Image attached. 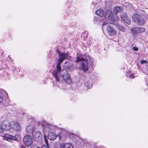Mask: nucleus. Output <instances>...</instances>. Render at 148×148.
Instances as JSON below:
<instances>
[{
  "instance_id": "nucleus-1",
  "label": "nucleus",
  "mask_w": 148,
  "mask_h": 148,
  "mask_svg": "<svg viewBox=\"0 0 148 148\" xmlns=\"http://www.w3.org/2000/svg\"><path fill=\"white\" fill-rule=\"evenodd\" d=\"M56 51L60 58L58 60V62L56 66V69L53 71L52 73V75L57 80H58V75H59V72L61 69V66L60 64L63 62L64 60L68 57L69 55L68 53H62L58 50H56Z\"/></svg>"
},
{
  "instance_id": "nucleus-2",
  "label": "nucleus",
  "mask_w": 148,
  "mask_h": 148,
  "mask_svg": "<svg viewBox=\"0 0 148 148\" xmlns=\"http://www.w3.org/2000/svg\"><path fill=\"white\" fill-rule=\"evenodd\" d=\"M56 80L58 82H60L63 81L66 83H71V79L68 72L66 70L64 69L61 71V69L59 72V74L58 75V80H57L55 77Z\"/></svg>"
},
{
  "instance_id": "nucleus-3",
  "label": "nucleus",
  "mask_w": 148,
  "mask_h": 148,
  "mask_svg": "<svg viewBox=\"0 0 148 148\" xmlns=\"http://www.w3.org/2000/svg\"><path fill=\"white\" fill-rule=\"evenodd\" d=\"M132 19L138 25L142 26L146 23V20L143 15L137 14H134L132 16Z\"/></svg>"
},
{
  "instance_id": "nucleus-4",
  "label": "nucleus",
  "mask_w": 148,
  "mask_h": 148,
  "mask_svg": "<svg viewBox=\"0 0 148 148\" xmlns=\"http://www.w3.org/2000/svg\"><path fill=\"white\" fill-rule=\"evenodd\" d=\"M82 61L81 62V67L84 71H86L88 70V65L86 63V61L85 60V59L82 56L77 55V58L76 61L78 62L79 61Z\"/></svg>"
},
{
  "instance_id": "nucleus-5",
  "label": "nucleus",
  "mask_w": 148,
  "mask_h": 148,
  "mask_svg": "<svg viewBox=\"0 0 148 148\" xmlns=\"http://www.w3.org/2000/svg\"><path fill=\"white\" fill-rule=\"evenodd\" d=\"M104 16L105 18L110 21L112 20L117 21L119 19L116 15L115 16L116 18H114L112 11L110 9H107L106 10Z\"/></svg>"
},
{
  "instance_id": "nucleus-6",
  "label": "nucleus",
  "mask_w": 148,
  "mask_h": 148,
  "mask_svg": "<svg viewBox=\"0 0 148 148\" xmlns=\"http://www.w3.org/2000/svg\"><path fill=\"white\" fill-rule=\"evenodd\" d=\"M130 31L134 36L136 35L137 34H141L144 32L145 31V28L141 27H134L130 29Z\"/></svg>"
},
{
  "instance_id": "nucleus-7",
  "label": "nucleus",
  "mask_w": 148,
  "mask_h": 148,
  "mask_svg": "<svg viewBox=\"0 0 148 148\" xmlns=\"http://www.w3.org/2000/svg\"><path fill=\"white\" fill-rule=\"evenodd\" d=\"M23 140L24 143L27 146L31 145L33 142L32 138L29 135H26L25 136Z\"/></svg>"
},
{
  "instance_id": "nucleus-8",
  "label": "nucleus",
  "mask_w": 148,
  "mask_h": 148,
  "mask_svg": "<svg viewBox=\"0 0 148 148\" xmlns=\"http://www.w3.org/2000/svg\"><path fill=\"white\" fill-rule=\"evenodd\" d=\"M11 128L17 132H20L21 131L20 125L18 122L14 121L11 122Z\"/></svg>"
},
{
  "instance_id": "nucleus-9",
  "label": "nucleus",
  "mask_w": 148,
  "mask_h": 148,
  "mask_svg": "<svg viewBox=\"0 0 148 148\" xmlns=\"http://www.w3.org/2000/svg\"><path fill=\"white\" fill-rule=\"evenodd\" d=\"M1 125L3 130H8L11 129V123L10 124L7 120H5L3 121L2 122Z\"/></svg>"
},
{
  "instance_id": "nucleus-10",
  "label": "nucleus",
  "mask_w": 148,
  "mask_h": 148,
  "mask_svg": "<svg viewBox=\"0 0 148 148\" xmlns=\"http://www.w3.org/2000/svg\"><path fill=\"white\" fill-rule=\"evenodd\" d=\"M121 18L123 19L124 22L128 25H130L131 23V20L127 14L124 13H122L120 15Z\"/></svg>"
},
{
  "instance_id": "nucleus-11",
  "label": "nucleus",
  "mask_w": 148,
  "mask_h": 148,
  "mask_svg": "<svg viewBox=\"0 0 148 148\" xmlns=\"http://www.w3.org/2000/svg\"><path fill=\"white\" fill-rule=\"evenodd\" d=\"M107 29L108 34L110 35L114 36L116 34V32L112 27L108 25L107 27Z\"/></svg>"
},
{
  "instance_id": "nucleus-12",
  "label": "nucleus",
  "mask_w": 148,
  "mask_h": 148,
  "mask_svg": "<svg viewBox=\"0 0 148 148\" xmlns=\"http://www.w3.org/2000/svg\"><path fill=\"white\" fill-rule=\"evenodd\" d=\"M7 138V140L8 141L14 140L15 141H19L20 140V137L18 135H16L14 136H10Z\"/></svg>"
},
{
  "instance_id": "nucleus-13",
  "label": "nucleus",
  "mask_w": 148,
  "mask_h": 148,
  "mask_svg": "<svg viewBox=\"0 0 148 148\" xmlns=\"http://www.w3.org/2000/svg\"><path fill=\"white\" fill-rule=\"evenodd\" d=\"M34 129V127L33 125H29L26 127V131L27 133L32 134Z\"/></svg>"
},
{
  "instance_id": "nucleus-14",
  "label": "nucleus",
  "mask_w": 148,
  "mask_h": 148,
  "mask_svg": "<svg viewBox=\"0 0 148 148\" xmlns=\"http://www.w3.org/2000/svg\"><path fill=\"white\" fill-rule=\"evenodd\" d=\"M47 137L49 140H53L56 138L57 136L56 134L53 132H51L49 133Z\"/></svg>"
},
{
  "instance_id": "nucleus-15",
  "label": "nucleus",
  "mask_w": 148,
  "mask_h": 148,
  "mask_svg": "<svg viewBox=\"0 0 148 148\" xmlns=\"http://www.w3.org/2000/svg\"><path fill=\"white\" fill-rule=\"evenodd\" d=\"M86 63L88 66H92L94 64V60L93 59L90 58L89 56L86 57Z\"/></svg>"
},
{
  "instance_id": "nucleus-16",
  "label": "nucleus",
  "mask_w": 148,
  "mask_h": 148,
  "mask_svg": "<svg viewBox=\"0 0 148 148\" xmlns=\"http://www.w3.org/2000/svg\"><path fill=\"white\" fill-rule=\"evenodd\" d=\"M93 21L94 23L97 24H100L103 23V21L102 19L98 17H94Z\"/></svg>"
},
{
  "instance_id": "nucleus-17",
  "label": "nucleus",
  "mask_w": 148,
  "mask_h": 148,
  "mask_svg": "<svg viewBox=\"0 0 148 148\" xmlns=\"http://www.w3.org/2000/svg\"><path fill=\"white\" fill-rule=\"evenodd\" d=\"M72 145L70 143H62L61 144L60 148H71Z\"/></svg>"
},
{
  "instance_id": "nucleus-18",
  "label": "nucleus",
  "mask_w": 148,
  "mask_h": 148,
  "mask_svg": "<svg viewBox=\"0 0 148 148\" xmlns=\"http://www.w3.org/2000/svg\"><path fill=\"white\" fill-rule=\"evenodd\" d=\"M95 13L97 15L101 17H103L104 15V11L102 9L98 10Z\"/></svg>"
},
{
  "instance_id": "nucleus-19",
  "label": "nucleus",
  "mask_w": 148,
  "mask_h": 148,
  "mask_svg": "<svg viewBox=\"0 0 148 148\" xmlns=\"http://www.w3.org/2000/svg\"><path fill=\"white\" fill-rule=\"evenodd\" d=\"M44 138H45V140L47 145H43L42 148L40 147H37L36 148H49V143L48 142L47 140V137L46 135L44 136ZM31 148H32V147Z\"/></svg>"
},
{
  "instance_id": "nucleus-20",
  "label": "nucleus",
  "mask_w": 148,
  "mask_h": 148,
  "mask_svg": "<svg viewBox=\"0 0 148 148\" xmlns=\"http://www.w3.org/2000/svg\"><path fill=\"white\" fill-rule=\"evenodd\" d=\"M123 9L122 7L116 6L115 7L114 9V11L115 13H117L123 11Z\"/></svg>"
},
{
  "instance_id": "nucleus-21",
  "label": "nucleus",
  "mask_w": 148,
  "mask_h": 148,
  "mask_svg": "<svg viewBox=\"0 0 148 148\" xmlns=\"http://www.w3.org/2000/svg\"><path fill=\"white\" fill-rule=\"evenodd\" d=\"M34 137L36 139H41L42 136L40 132L39 131H36L35 133Z\"/></svg>"
},
{
  "instance_id": "nucleus-22",
  "label": "nucleus",
  "mask_w": 148,
  "mask_h": 148,
  "mask_svg": "<svg viewBox=\"0 0 148 148\" xmlns=\"http://www.w3.org/2000/svg\"><path fill=\"white\" fill-rule=\"evenodd\" d=\"M118 28L121 31L123 32H125V29L121 25H118L117 26Z\"/></svg>"
},
{
  "instance_id": "nucleus-23",
  "label": "nucleus",
  "mask_w": 148,
  "mask_h": 148,
  "mask_svg": "<svg viewBox=\"0 0 148 148\" xmlns=\"http://www.w3.org/2000/svg\"><path fill=\"white\" fill-rule=\"evenodd\" d=\"M3 90L0 89V94H1ZM3 101V99L2 97L0 95V103H1Z\"/></svg>"
},
{
  "instance_id": "nucleus-24",
  "label": "nucleus",
  "mask_w": 148,
  "mask_h": 148,
  "mask_svg": "<svg viewBox=\"0 0 148 148\" xmlns=\"http://www.w3.org/2000/svg\"><path fill=\"white\" fill-rule=\"evenodd\" d=\"M140 63L141 64H144L145 63H147V61L146 60H142L140 61Z\"/></svg>"
},
{
  "instance_id": "nucleus-25",
  "label": "nucleus",
  "mask_w": 148,
  "mask_h": 148,
  "mask_svg": "<svg viewBox=\"0 0 148 148\" xmlns=\"http://www.w3.org/2000/svg\"><path fill=\"white\" fill-rule=\"evenodd\" d=\"M132 49L135 51H138V48L136 47H133Z\"/></svg>"
},
{
  "instance_id": "nucleus-26",
  "label": "nucleus",
  "mask_w": 148,
  "mask_h": 148,
  "mask_svg": "<svg viewBox=\"0 0 148 148\" xmlns=\"http://www.w3.org/2000/svg\"><path fill=\"white\" fill-rule=\"evenodd\" d=\"M129 76L130 77L132 78H134L135 77V76L133 74H131L129 75Z\"/></svg>"
},
{
  "instance_id": "nucleus-27",
  "label": "nucleus",
  "mask_w": 148,
  "mask_h": 148,
  "mask_svg": "<svg viewBox=\"0 0 148 148\" xmlns=\"http://www.w3.org/2000/svg\"><path fill=\"white\" fill-rule=\"evenodd\" d=\"M20 148H26V147L25 145H20Z\"/></svg>"
},
{
  "instance_id": "nucleus-28",
  "label": "nucleus",
  "mask_w": 148,
  "mask_h": 148,
  "mask_svg": "<svg viewBox=\"0 0 148 148\" xmlns=\"http://www.w3.org/2000/svg\"><path fill=\"white\" fill-rule=\"evenodd\" d=\"M107 24H108L107 23H106L104 22V23H103L102 26H104L105 25H106Z\"/></svg>"
},
{
  "instance_id": "nucleus-29",
  "label": "nucleus",
  "mask_w": 148,
  "mask_h": 148,
  "mask_svg": "<svg viewBox=\"0 0 148 148\" xmlns=\"http://www.w3.org/2000/svg\"><path fill=\"white\" fill-rule=\"evenodd\" d=\"M18 70L19 71H20V69H18Z\"/></svg>"
}]
</instances>
